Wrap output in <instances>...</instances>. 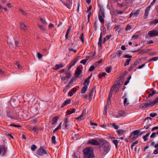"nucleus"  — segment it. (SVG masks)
<instances>
[{
    "label": "nucleus",
    "mask_w": 158,
    "mask_h": 158,
    "mask_svg": "<svg viewBox=\"0 0 158 158\" xmlns=\"http://www.w3.org/2000/svg\"><path fill=\"white\" fill-rule=\"evenodd\" d=\"M100 146L99 152L102 156L106 154L110 150V146L109 143L102 138H99Z\"/></svg>",
    "instance_id": "1"
},
{
    "label": "nucleus",
    "mask_w": 158,
    "mask_h": 158,
    "mask_svg": "<svg viewBox=\"0 0 158 158\" xmlns=\"http://www.w3.org/2000/svg\"><path fill=\"white\" fill-rule=\"evenodd\" d=\"M40 21L43 24H46L47 23L46 21L45 20H44L43 18H40Z\"/></svg>",
    "instance_id": "47"
},
{
    "label": "nucleus",
    "mask_w": 158,
    "mask_h": 158,
    "mask_svg": "<svg viewBox=\"0 0 158 158\" xmlns=\"http://www.w3.org/2000/svg\"><path fill=\"white\" fill-rule=\"evenodd\" d=\"M64 126L65 128H66L68 126V118H65L64 120Z\"/></svg>",
    "instance_id": "33"
},
{
    "label": "nucleus",
    "mask_w": 158,
    "mask_h": 158,
    "mask_svg": "<svg viewBox=\"0 0 158 158\" xmlns=\"http://www.w3.org/2000/svg\"><path fill=\"white\" fill-rule=\"evenodd\" d=\"M119 87H115L113 88V90H114V92L116 93L119 91Z\"/></svg>",
    "instance_id": "44"
},
{
    "label": "nucleus",
    "mask_w": 158,
    "mask_h": 158,
    "mask_svg": "<svg viewBox=\"0 0 158 158\" xmlns=\"http://www.w3.org/2000/svg\"><path fill=\"white\" fill-rule=\"evenodd\" d=\"M77 91V89L76 88H73L71 90V91L72 92L74 93V94H75Z\"/></svg>",
    "instance_id": "64"
},
{
    "label": "nucleus",
    "mask_w": 158,
    "mask_h": 158,
    "mask_svg": "<svg viewBox=\"0 0 158 158\" xmlns=\"http://www.w3.org/2000/svg\"><path fill=\"white\" fill-rule=\"evenodd\" d=\"M31 149L32 151L35 150L36 148V146L34 144L32 145L31 146Z\"/></svg>",
    "instance_id": "60"
},
{
    "label": "nucleus",
    "mask_w": 158,
    "mask_h": 158,
    "mask_svg": "<svg viewBox=\"0 0 158 158\" xmlns=\"http://www.w3.org/2000/svg\"><path fill=\"white\" fill-rule=\"evenodd\" d=\"M138 140H136L135 142L133 143L131 145V147L132 149L133 148L134 146L135 145L138 143Z\"/></svg>",
    "instance_id": "56"
},
{
    "label": "nucleus",
    "mask_w": 158,
    "mask_h": 158,
    "mask_svg": "<svg viewBox=\"0 0 158 158\" xmlns=\"http://www.w3.org/2000/svg\"><path fill=\"white\" fill-rule=\"evenodd\" d=\"M123 103L125 106H127L129 104V101L128 100L127 98H125L123 101Z\"/></svg>",
    "instance_id": "25"
},
{
    "label": "nucleus",
    "mask_w": 158,
    "mask_h": 158,
    "mask_svg": "<svg viewBox=\"0 0 158 158\" xmlns=\"http://www.w3.org/2000/svg\"><path fill=\"white\" fill-rule=\"evenodd\" d=\"M83 97L87 100L91 98L89 97V95L88 96V95H84L83 96Z\"/></svg>",
    "instance_id": "58"
},
{
    "label": "nucleus",
    "mask_w": 158,
    "mask_h": 158,
    "mask_svg": "<svg viewBox=\"0 0 158 158\" xmlns=\"http://www.w3.org/2000/svg\"><path fill=\"white\" fill-rule=\"evenodd\" d=\"M86 109H84L81 114V115L83 117L86 114Z\"/></svg>",
    "instance_id": "49"
},
{
    "label": "nucleus",
    "mask_w": 158,
    "mask_h": 158,
    "mask_svg": "<svg viewBox=\"0 0 158 158\" xmlns=\"http://www.w3.org/2000/svg\"><path fill=\"white\" fill-rule=\"evenodd\" d=\"M52 144H55L56 143V137L55 136H53L52 137Z\"/></svg>",
    "instance_id": "32"
},
{
    "label": "nucleus",
    "mask_w": 158,
    "mask_h": 158,
    "mask_svg": "<svg viewBox=\"0 0 158 158\" xmlns=\"http://www.w3.org/2000/svg\"><path fill=\"white\" fill-rule=\"evenodd\" d=\"M87 59H85L83 60H82L80 61V63L84 65L86 64V63L87 61Z\"/></svg>",
    "instance_id": "43"
},
{
    "label": "nucleus",
    "mask_w": 158,
    "mask_h": 158,
    "mask_svg": "<svg viewBox=\"0 0 158 158\" xmlns=\"http://www.w3.org/2000/svg\"><path fill=\"white\" fill-rule=\"evenodd\" d=\"M156 132H154L152 133V135L150 136V138H153L155 137L156 136Z\"/></svg>",
    "instance_id": "63"
},
{
    "label": "nucleus",
    "mask_w": 158,
    "mask_h": 158,
    "mask_svg": "<svg viewBox=\"0 0 158 158\" xmlns=\"http://www.w3.org/2000/svg\"><path fill=\"white\" fill-rule=\"evenodd\" d=\"M149 134L150 133H148L143 137V139L144 141H146L148 140L147 137L149 136Z\"/></svg>",
    "instance_id": "34"
},
{
    "label": "nucleus",
    "mask_w": 158,
    "mask_h": 158,
    "mask_svg": "<svg viewBox=\"0 0 158 158\" xmlns=\"http://www.w3.org/2000/svg\"><path fill=\"white\" fill-rule=\"evenodd\" d=\"M113 142L115 145L116 148H117L118 143V141L116 139H114L113 141Z\"/></svg>",
    "instance_id": "42"
},
{
    "label": "nucleus",
    "mask_w": 158,
    "mask_h": 158,
    "mask_svg": "<svg viewBox=\"0 0 158 158\" xmlns=\"http://www.w3.org/2000/svg\"><path fill=\"white\" fill-rule=\"evenodd\" d=\"M6 116L11 118H14L12 115L11 114L10 112L8 111L6 112Z\"/></svg>",
    "instance_id": "27"
},
{
    "label": "nucleus",
    "mask_w": 158,
    "mask_h": 158,
    "mask_svg": "<svg viewBox=\"0 0 158 158\" xmlns=\"http://www.w3.org/2000/svg\"><path fill=\"white\" fill-rule=\"evenodd\" d=\"M157 115V114L156 113H151L149 115L150 117H154L156 116Z\"/></svg>",
    "instance_id": "48"
},
{
    "label": "nucleus",
    "mask_w": 158,
    "mask_h": 158,
    "mask_svg": "<svg viewBox=\"0 0 158 158\" xmlns=\"http://www.w3.org/2000/svg\"><path fill=\"white\" fill-rule=\"evenodd\" d=\"M80 39L82 43H84V34L83 33H82L80 35Z\"/></svg>",
    "instance_id": "35"
},
{
    "label": "nucleus",
    "mask_w": 158,
    "mask_h": 158,
    "mask_svg": "<svg viewBox=\"0 0 158 158\" xmlns=\"http://www.w3.org/2000/svg\"><path fill=\"white\" fill-rule=\"evenodd\" d=\"M111 37V35H108L106 36L105 38H104V40L103 42V44H105L106 42V41L109 40L110 37Z\"/></svg>",
    "instance_id": "28"
},
{
    "label": "nucleus",
    "mask_w": 158,
    "mask_h": 158,
    "mask_svg": "<svg viewBox=\"0 0 158 158\" xmlns=\"http://www.w3.org/2000/svg\"><path fill=\"white\" fill-rule=\"evenodd\" d=\"M92 148L88 147L84 149L83 153L84 158H94V156Z\"/></svg>",
    "instance_id": "2"
},
{
    "label": "nucleus",
    "mask_w": 158,
    "mask_h": 158,
    "mask_svg": "<svg viewBox=\"0 0 158 158\" xmlns=\"http://www.w3.org/2000/svg\"><path fill=\"white\" fill-rule=\"evenodd\" d=\"M63 4L65 6L68 8L70 9V5L72 4V0H67L66 2H64L62 1L61 0Z\"/></svg>",
    "instance_id": "10"
},
{
    "label": "nucleus",
    "mask_w": 158,
    "mask_h": 158,
    "mask_svg": "<svg viewBox=\"0 0 158 158\" xmlns=\"http://www.w3.org/2000/svg\"><path fill=\"white\" fill-rule=\"evenodd\" d=\"M81 67L80 66H78L76 69L75 72V77L76 78H77L79 77L81 73Z\"/></svg>",
    "instance_id": "9"
},
{
    "label": "nucleus",
    "mask_w": 158,
    "mask_h": 158,
    "mask_svg": "<svg viewBox=\"0 0 158 158\" xmlns=\"http://www.w3.org/2000/svg\"><path fill=\"white\" fill-rule=\"evenodd\" d=\"M135 67V66L132 64V65H131L129 67L128 69V70L129 71H131Z\"/></svg>",
    "instance_id": "53"
},
{
    "label": "nucleus",
    "mask_w": 158,
    "mask_h": 158,
    "mask_svg": "<svg viewBox=\"0 0 158 158\" xmlns=\"http://www.w3.org/2000/svg\"><path fill=\"white\" fill-rule=\"evenodd\" d=\"M123 81V78L119 79L117 82L116 84L114 85L112 87L113 88L115 87H120L122 84Z\"/></svg>",
    "instance_id": "11"
},
{
    "label": "nucleus",
    "mask_w": 158,
    "mask_h": 158,
    "mask_svg": "<svg viewBox=\"0 0 158 158\" xmlns=\"http://www.w3.org/2000/svg\"><path fill=\"white\" fill-rule=\"evenodd\" d=\"M111 70V68L110 67H107L106 69V71L108 73H109L110 72Z\"/></svg>",
    "instance_id": "52"
},
{
    "label": "nucleus",
    "mask_w": 158,
    "mask_h": 158,
    "mask_svg": "<svg viewBox=\"0 0 158 158\" xmlns=\"http://www.w3.org/2000/svg\"><path fill=\"white\" fill-rule=\"evenodd\" d=\"M64 66L62 64H56L55 66L53 68V69L55 70H57L61 68Z\"/></svg>",
    "instance_id": "17"
},
{
    "label": "nucleus",
    "mask_w": 158,
    "mask_h": 158,
    "mask_svg": "<svg viewBox=\"0 0 158 158\" xmlns=\"http://www.w3.org/2000/svg\"><path fill=\"white\" fill-rule=\"evenodd\" d=\"M32 131L34 132L37 133L38 131V128L36 127H34L32 128Z\"/></svg>",
    "instance_id": "39"
},
{
    "label": "nucleus",
    "mask_w": 158,
    "mask_h": 158,
    "mask_svg": "<svg viewBox=\"0 0 158 158\" xmlns=\"http://www.w3.org/2000/svg\"><path fill=\"white\" fill-rule=\"evenodd\" d=\"M89 80L87 79L86 78L85 79L84 82V85H88L89 83Z\"/></svg>",
    "instance_id": "37"
},
{
    "label": "nucleus",
    "mask_w": 158,
    "mask_h": 158,
    "mask_svg": "<svg viewBox=\"0 0 158 158\" xmlns=\"http://www.w3.org/2000/svg\"><path fill=\"white\" fill-rule=\"evenodd\" d=\"M87 143L89 144L94 145H99V142L97 140L94 139L89 140L87 142Z\"/></svg>",
    "instance_id": "8"
},
{
    "label": "nucleus",
    "mask_w": 158,
    "mask_h": 158,
    "mask_svg": "<svg viewBox=\"0 0 158 158\" xmlns=\"http://www.w3.org/2000/svg\"><path fill=\"white\" fill-rule=\"evenodd\" d=\"M106 73L105 72L102 73L101 74H99V78H102V76L105 77L106 75Z\"/></svg>",
    "instance_id": "59"
},
{
    "label": "nucleus",
    "mask_w": 158,
    "mask_h": 158,
    "mask_svg": "<svg viewBox=\"0 0 158 158\" xmlns=\"http://www.w3.org/2000/svg\"><path fill=\"white\" fill-rule=\"evenodd\" d=\"M98 19L97 17H96L94 20V31H96L98 29Z\"/></svg>",
    "instance_id": "16"
},
{
    "label": "nucleus",
    "mask_w": 158,
    "mask_h": 158,
    "mask_svg": "<svg viewBox=\"0 0 158 158\" xmlns=\"http://www.w3.org/2000/svg\"><path fill=\"white\" fill-rule=\"evenodd\" d=\"M71 102V100L70 99H68L65 101L62 105L61 107L63 108L65 106L69 104Z\"/></svg>",
    "instance_id": "18"
},
{
    "label": "nucleus",
    "mask_w": 158,
    "mask_h": 158,
    "mask_svg": "<svg viewBox=\"0 0 158 158\" xmlns=\"http://www.w3.org/2000/svg\"><path fill=\"white\" fill-rule=\"evenodd\" d=\"M140 60H141V59H139L135 61L133 64L135 67L139 63Z\"/></svg>",
    "instance_id": "31"
},
{
    "label": "nucleus",
    "mask_w": 158,
    "mask_h": 158,
    "mask_svg": "<svg viewBox=\"0 0 158 158\" xmlns=\"http://www.w3.org/2000/svg\"><path fill=\"white\" fill-rule=\"evenodd\" d=\"M151 8L150 6H149L146 9V10L144 12V19H146L148 16V12L150 10Z\"/></svg>",
    "instance_id": "14"
},
{
    "label": "nucleus",
    "mask_w": 158,
    "mask_h": 158,
    "mask_svg": "<svg viewBox=\"0 0 158 158\" xmlns=\"http://www.w3.org/2000/svg\"><path fill=\"white\" fill-rule=\"evenodd\" d=\"M105 17V15H99V21H100L103 27L104 26V18Z\"/></svg>",
    "instance_id": "15"
},
{
    "label": "nucleus",
    "mask_w": 158,
    "mask_h": 158,
    "mask_svg": "<svg viewBox=\"0 0 158 158\" xmlns=\"http://www.w3.org/2000/svg\"><path fill=\"white\" fill-rule=\"evenodd\" d=\"M112 126L115 129L117 130L119 127V126H118L115 123H113L112 124Z\"/></svg>",
    "instance_id": "29"
},
{
    "label": "nucleus",
    "mask_w": 158,
    "mask_h": 158,
    "mask_svg": "<svg viewBox=\"0 0 158 158\" xmlns=\"http://www.w3.org/2000/svg\"><path fill=\"white\" fill-rule=\"evenodd\" d=\"M158 59V56L157 57H153L152 58L150 59L148 61L149 62L151 61H155L157 60Z\"/></svg>",
    "instance_id": "41"
},
{
    "label": "nucleus",
    "mask_w": 158,
    "mask_h": 158,
    "mask_svg": "<svg viewBox=\"0 0 158 158\" xmlns=\"http://www.w3.org/2000/svg\"><path fill=\"white\" fill-rule=\"evenodd\" d=\"M93 92H94V89H91L90 91V92L89 93V97L91 98V97L93 94Z\"/></svg>",
    "instance_id": "50"
},
{
    "label": "nucleus",
    "mask_w": 158,
    "mask_h": 158,
    "mask_svg": "<svg viewBox=\"0 0 158 158\" xmlns=\"http://www.w3.org/2000/svg\"><path fill=\"white\" fill-rule=\"evenodd\" d=\"M118 135L119 136H121L124 134L125 131L122 130L120 129L117 131Z\"/></svg>",
    "instance_id": "23"
},
{
    "label": "nucleus",
    "mask_w": 158,
    "mask_h": 158,
    "mask_svg": "<svg viewBox=\"0 0 158 158\" xmlns=\"http://www.w3.org/2000/svg\"><path fill=\"white\" fill-rule=\"evenodd\" d=\"M78 60V59L77 58H76L73 60L71 61L69 64L68 68V69H70L73 66H74Z\"/></svg>",
    "instance_id": "12"
},
{
    "label": "nucleus",
    "mask_w": 158,
    "mask_h": 158,
    "mask_svg": "<svg viewBox=\"0 0 158 158\" xmlns=\"http://www.w3.org/2000/svg\"><path fill=\"white\" fill-rule=\"evenodd\" d=\"M152 24H155L158 23V19H155L154 20L150 22Z\"/></svg>",
    "instance_id": "46"
},
{
    "label": "nucleus",
    "mask_w": 158,
    "mask_h": 158,
    "mask_svg": "<svg viewBox=\"0 0 158 158\" xmlns=\"http://www.w3.org/2000/svg\"><path fill=\"white\" fill-rule=\"evenodd\" d=\"M95 68L94 66L92 65L90 67L89 69V71L90 72L94 70Z\"/></svg>",
    "instance_id": "51"
},
{
    "label": "nucleus",
    "mask_w": 158,
    "mask_h": 158,
    "mask_svg": "<svg viewBox=\"0 0 158 158\" xmlns=\"http://www.w3.org/2000/svg\"><path fill=\"white\" fill-rule=\"evenodd\" d=\"M8 126H12L15 127H21V126L19 125H17L16 124H14L12 123H10L9 125H8Z\"/></svg>",
    "instance_id": "30"
},
{
    "label": "nucleus",
    "mask_w": 158,
    "mask_h": 158,
    "mask_svg": "<svg viewBox=\"0 0 158 158\" xmlns=\"http://www.w3.org/2000/svg\"><path fill=\"white\" fill-rule=\"evenodd\" d=\"M58 118V117H55L52 118L51 123L52 125H54L56 123Z\"/></svg>",
    "instance_id": "22"
},
{
    "label": "nucleus",
    "mask_w": 158,
    "mask_h": 158,
    "mask_svg": "<svg viewBox=\"0 0 158 158\" xmlns=\"http://www.w3.org/2000/svg\"><path fill=\"white\" fill-rule=\"evenodd\" d=\"M19 24L21 28L24 31H26L27 30V26L25 25L24 23H23L21 22H20V23Z\"/></svg>",
    "instance_id": "20"
},
{
    "label": "nucleus",
    "mask_w": 158,
    "mask_h": 158,
    "mask_svg": "<svg viewBox=\"0 0 158 158\" xmlns=\"http://www.w3.org/2000/svg\"><path fill=\"white\" fill-rule=\"evenodd\" d=\"M151 101H147L146 102L141 104L140 105L141 108H146L148 107H151L153 106L158 102V101L156 98L153 101L151 102Z\"/></svg>",
    "instance_id": "3"
},
{
    "label": "nucleus",
    "mask_w": 158,
    "mask_h": 158,
    "mask_svg": "<svg viewBox=\"0 0 158 158\" xmlns=\"http://www.w3.org/2000/svg\"><path fill=\"white\" fill-rule=\"evenodd\" d=\"M148 36L150 37H153L158 36V31L156 30H152L148 31Z\"/></svg>",
    "instance_id": "6"
},
{
    "label": "nucleus",
    "mask_w": 158,
    "mask_h": 158,
    "mask_svg": "<svg viewBox=\"0 0 158 158\" xmlns=\"http://www.w3.org/2000/svg\"><path fill=\"white\" fill-rule=\"evenodd\" d=\"M131 28V26L128 24L126 28H125V30L126 31H127V30L130 29Z\"/></svg>",
    "instance_id": "61"
},
{
    "label": "nucleus",
    "mask_w": 158,
    "mask_h": 158,
    "mask_svg": "<svg viewBox=\"0 0 158 158\" xmlns=\"http://www.w3.org/2000/svg\"><path fill=\"white\" fill-rule=\"evenodd\" d=\"M66 77L67 79H69L70 78L71 76V74L70 72L67 73L66 74Z\"/></svg>",
    "instance_id": "55"
},
{
    "label": "nucleus",
    "mask_w": 158,
    "mask_h": 158,
    "mask_svg": "<svg viewBox=\"0 0 158 158\" xmlns=\"http://www.w3.org/2000/svg\"><path fill=\"white\" fill-rule=\"evenodd\" d=\"M84 119V118H83V117L81 115H80L78 117H77L76 118V119L77 120L80 121L82 120H83Z\"/></svg>",
    "instance_id": "40"
},
{
    "label": "nucleus",
    "mask_w": 158,
    "mask_h": 158,
    "mask_svg": "<svg viewBox=\"0 0 158 158\" xmlns=\"http://www.w3.org/2000/svg\"><path fill=\"white\" fill-rule=\"evenodd\" d=\"M7 148L4 146H0V155L2 153V155H4L6 152Z\"/></svg>",
    "instance_id": "13"
},
{
    "label": "nucleus",
    "mask_w": 158,
    "mask_h": 158,
    "mask_svg": "<svg viewBox=\"0 0 158 158\" xmlns=\"http://www.w3.org/2000/svg\"><path fill=\"white\" fill-rule=\"evenodd\" d=\"M113 88L112 87L110 89V92L109 94L108 97H109V98H111L112 97V94L113 93Z\"/></svg>",
    "instance_id": "36"
},
{
    "label": "nucleus",
    "mask_w": 158,
    "mask_h": 158,
    "mask_svg": "<svg viewBox=\"0 0 158 158\" xmlns=\"http://www.w3.org/2000/svg\"><path fill=\"white\" fill-rule=\"evenodd\" d=\"M88 89V87L87 85H84L81 90V93L82 94L84 93Z\"/></svg>",
    "instance_id": "21"
},
{
    "label": "nucleus",
    "mask_w": 158,
    "mask_h": 158,
    "mask_svg": "<svg viewBox=\"0 0 158 158\" xmlns=\"http://www.w3.org/2000/svg\"><path fill=\"white\" fill-rule=\"evenodd\" d=\"M140 10L138 9L137 10H133L130 15V18H131L132 16H137L138 15L140 14Z\"/></svg>",
    "instance_id": "7"
},
{
    "label": "nucleus",
    "mask_w": 158,
    "mask_h": 158,
    "mask_svg": "<svg viewBox=\"0 0 158 158\" xmlns=\"http://www.w3.org/2000/svg\"><path fill=\"white\" fill-rule=\"evenodd\" d=\"M122 52L121 50L118 51L117 53V55L119 56V57H120V56L122 54Z\"/></svg>",
    "instance_id": "57"
},
{
    "label": "nucleus",
    "mask_w": 158,
    "mask_h": 158,
    "mask_svg": "<svg viewBox=\"0 0 158 158\" xmlns=\"http://www.w3.org/2000/svg\"><path fill=\"white\" fill-rule=\"evenodd\" d=\"M131 60V59H127L126 61L125 62V63L124 64V66H127V65H128L129 64V62Z\"/></svg>",
    "instance_id": "38"
},
{
    "label": "nucleus",
    "mask_w": 158,
    "mask_h": 158,
    "mask_svg": "<svg viewBox=\"0 0 158 158\" xmlns=\"http://www.w3.org/2000/svg\"><path fill=\"white\" fill-rule=\"evenodd\" d=\"M102 34L101 32L100 36L99 37V50L102 47Z\"/></svg>",
    "instance_id": "26"
},
{
    "label": "nucleus",
    "mask_w": 158,
    "mask_h": 158,
    "mask_svg": "<svg viewBox=\"0 0 158 158\" xmlns=\"http://www.w3.org/2000/svg\"><path fill=\"white\" fill-rule=\"evenodd\" d=\"M155 148L156 149L154 151L153 153L155 154H157L158 153V147Z\"/></svg>",
    "instance_id": "62"
},
{
    "label": "nucleus",
    "mask_w": 158,
    "mask_h": 158,
    "mask_svg": "<svg viewBox=\"0 0 158 158\" xmlns=\"http://www.w3.org/2000/svg\"><path fill=\"white\" fill-rule=\"evenodd\" d=\"M71 27H72L71 26H69V28L67 30V31H66L65 36L66 39H67L68 38L69 34L71 30Z\"/></svg>",
    "instance_id": "19"
},
{
    "label": "nucleus",
    "mask_w": 158,
    "mask_h": 158,
    "mask_svg": "<svg viewBox=\"0 0 158 158\" xmlns=\"http://www.w3.org/2000/svg\"><path fill=\"white\" fill-rule=\"evenodd\" d=\"M36 153L40 156H43L47 154L46 151L43 149L42 146H41L36 152Z\"/></svg>",
    "instance_id": "5"
},
{
    "label": "nucleus",
    "mask_w": 158,
    "mask_h": 158,
    "mask_svg": "<svg viewBox=\"0 0 158 158\" xmlns=\"http://www.w3.org/2000/svg\"><path fill=\"white\" fill-rule=\"evenodd\" d=\"M100 10L101 12V13L102 14V15H105V14L104 13V10L103 8L102 7H100Z\"/></svg>",
    "instance_id": "54"
},
{
    "label": "nucleus",
    "mask_w": 158,
    "mask_h": 158,
    "mask_svg": "<svg viewBox=\"0 0 158 158\" xmlns=\"http://www.w3.org/2000/svg\"><path fill=\"white\" fill-rule=\"evenodd\" d=\"M140 133L139 130H135L130 133L129 136L130 141L132 142V140L138 138L139 135V134Z\"/></svg>",
    "instance_id": "4"
},
{
    "label": "nucleus",
    "mask_w": 158,
    "mask_h": 158,
    "mask_svg": "<svg viewBox=\"0 0 158 158\" xmlns=\"http://www.w3.org/2000/svg\"><path fill=\"white\" fill-rule=\"evenodd\" d=\"M156 93V91L155 90H153L152 93H149L148 96V98H149L150 97L153 96Z\"/></svg>",
    "instance_id": "45"
},
{
    "label": "nucleus",
    "mask_w": 158,
    "mask_h": 158,
    "mask_svg": "<svg viewBox=\"0 0 158 158\" xmlns=\"http://www.w3.org/2000/svg\"><path fill=\"white\" fill-rule=\"evenodd\" d=\"M118 114L120 116H125L126 115L124 111L123 110L118 111Z\"/></svg>",
    "instance_id": "24"
}]
</instances>
